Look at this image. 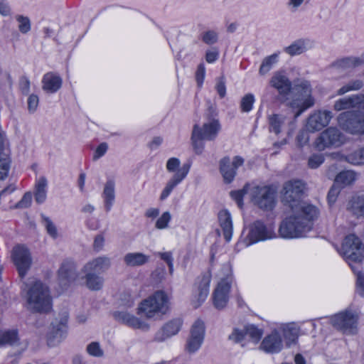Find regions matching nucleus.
<instances>
[{
    "label": "nucleus",
    "mask_w": 364,
    "mask_h": 364,
    "mask_svg": "<svg viewBox=\"0 0 364 364\" xmlns=\"http://www.w3.org/2000/svg\"><path fill=\"white\" fill-rule=\"evenodd\" d=\"M113 317L117 321L133 329H140L144 331L149 329V325L147 323L127 311H115L113 313Z\"/></svg>",
    "instance_id": "f3484780"
},
{
    "label": "nucleus",
    "mask_w": 364,
    "mask_h": 364,
    "mask_svg": "<svg viewBox=\"0 0 364 364\" xmlns=\"http://www.w3.org/2000/svg\"><path fill=\"white\" fill-rule=\"evenodd\" d=\"M202 40L206 44H213L218 41V35L213 31H209L203 34Z\"/></svg>",
    "instance_id": "bf43d9fd"
},
{
    "label": "nucleus",
    "mask_w": 364,
    "mask_h": 364,
    "mask_svg": "<svg viewBox=\"0 0 364 364\" xmlns=\"http://www.w3.org/2000/svg\"><path fill=\"white\" fill-rule=\"evenodd\" d=\"M247 193V190L244 187L241 190L232 191L230 192L231 198L237 203L238 206L241 208L243 205V198Z\"/></svg>",
    "instance_id": "8fccbe9b"
},
{
    "label": "nucleus",
    "mask_w": 364,
    "mask_h": 364,
    "mask_svg": "<svg viewBox=\"0 0 364 364\" xmlns=\"http://www.w3.org/2000/svg\"><path fill=\"white\" fill-rule=\"evenodd\" d=\"M343 141L344 136L341 131L335 127H329L320 134L314 144L318 151H323L329 147H338Z\"/></svg>",
    "instance_id": "4468645a"
},
{
    "label": "nucleus",
    "mask_w": 364,
    "mask_h": 364,
    "mask_svg": "<svg viewBox=\"0 0 364 364\" xmlns=\"http://www.w3.org/2000/svg\"><path fill=\"white\" fill-rule=\"evenodd\" d=\"M274 237V232L271 227L266 226L260 220L254 222L249 226V232L242 242L246 247L259 241L271 239Z\"/></svg>",
    "instance_id": "ddd939ff"
},
{
    "label": "nucleus",
    "mask_w": 364,
    "mask_h": 364,
    "mask_svg": "<svg viewBox=\"0 0 364 364\" xmlns=\"http://www.w3.org/2000/svg\"><path fill=\"white\" fill-rule=\"evenodd\" d=\"M108 149V144L106 142L100 144L96 148L94 155L93 160L96 161L103 156Z\"/></svg>",
    "instance_id": "13d9d810"
},
{
    "label": "nucleus",
    "mask_w": 364,
    "mask_h": 364,
    "mask_svg": "<svg viewBox=\"0 0 364 364\" xmlns=\"http://www.w3.org/2000/svg\"><path fill=\"white\" fill-rule=\"evenodd\" d=\"M28 303L36 312L47 313L52 308L51 296L47 286L36 281L28 291Z\"/></svg>",
    "instance_id": "20e7f679"
},
{
    "label": "nucleus",
    "mask_w": 364,
    "mask_h": 364,
    "mask_svg": "<svg viewBox=\"0 0 364 364\" xmlns=\"http://www.w3.org/2000/svg\"><path fill=\"white\" fill-rule=\"evenodd\" d=\"M292 85H294V88L296 90H307L311 89L310 82L302 78L295 79Z\"/></svg>",
    "instance_id": "4d7b16f0"
},
{
    "label": "nucleus",
    "mask_w": 364,
    "mask_h": 364,
    "mask_svg": "<svg viewBox=\"0 0 364 364\" xmlns=\"http://www.w3.org/2000/svg\"><path fill=\"white\" fill-rule=\"evenodd\" d=\"M346 209L357 218H364V195L354 196L348 200Z\"/></svg>",
    "instance_id": "a878e982"
},
{
    "label": "nucleus",
    "mask_w": 364,
    "mask_h": 364,
    "mask_svg": "<svg viewBox=\"0 0 364 364\" xmlns=\"http://www.w3.org/2000/svg\"><path fill=\"white\" fill-rule=\"evenodd\" d=\"M324 162V156L321 154H313L308 161V166L311 168H317Z\"/></svg>",
    "instance_id": "09e8293b"
},
{
    "label": "nucleus",
    "mask_w": 364,
    "mask_h": 364,
    "mask_svg": "<svg viewBox=\"0 0 364 364\" xmlns=\"http://www.w3.org/2000/svg\"><path fill=\"white\" fill-rule=\"evenodd\" d=\"M270 85L280 91H291L292 82L284 70H278L273 73L270 80Z\"/></svg>",
    "instance_id": "5701e85b"
},
{
    "label": "nucleus",
    "mask_w": 364,
    "mask_h": 364,
    "mask_svg": "<svg viewBox=\"0 0 364 364\" xmlns=\"http://www.w3.org/2000/svg\"><path fill=\"white\" fill-rule=\"evenodd\" d=\"M77 277L75 264L71 260H65L58 270V278L60 283L64 285L68 284L74 282Z\"/></svg>",
    "instance_id": "4be33fe9"
},
{
    "label": "nucleus",
    "mask_w": 364,
    "mask_h": 364,
    "mask_svg": "<svg viewBox=\"0 0 364 364\" xmlns=\"http://www.w3.org/2000/svg\"><path fill=\"white\" fill-rule=\"evenodd\" d=\"M10 159L8 154L0 156V180L5 179L10 169Z\"/></svg>",
    "instance_id": "79ce46f5"
},
{
    "label": "nucleus",
    "mask_w": 364,
    "mask_h": 364,
    "mask_svg": "<svg viewBox=\"0 0 364 364\" xmlns=\"http://www.w3.org/2000/svg\"><path fill=\"white\" fill-rule=\"evenodd\" d=\"M305 50V41L303 39L297 40L284 48V51L290 55H299L304 52Z\"/></svg>",
    "instance_id": "a19ab883"
},
{
    "label": "nucleus",
    "mask_w": 364,
    "mask_h": 364,
    "mask_svg": "<svg viewBox=\"0 0 364 364\" xmlns=\"http://www.w3.org/2000/svg\"><path fill=\"white\" fill-rule=\"evenodd\" d=\"M169 309V300L163 291H157L151 296L141 301L137 314L147 318H156L166 314Z\"/></svg>",
    "instance_id": "7ed1b4c3"
},
{
    "label": "nucleus",
    "mask_w": 364,
    "mask_h": 364,
    "mask_svg": "<svg viewBox=\"0 0 364 364\" xmlns=\"http://www.w3.org/2000/svg\"><path fill=\"white\" fill-rule=\"evenodd\" d=\"M166 274L165 267H163L161 268L156 269L153 273L152 276L154 279H156L159 281L162 280L164 278Z\"/></svg>",
    "instance_id": "338daca9"
},
{
    "label": "nucleus",
    "mask_w": 364,
    "mask_h": 364,
    "mask_svg": "<svg viewBox=\"0 0 364 364\" xmlns=\"http://www.w3.org/2000/svg\"><path fill=\"white\" fill-rule=\"evenodd\" d=\"M68 313L63 311L52 323L47 335V342L49 346H55L65 337L68 330Z\"/></svg>",
    "instance_id": "9b49d317"
},
{
    "label": "nucleus",
    "mask_w": 364,
    "mask_h": 364,
    "mask_svg": "<svg viewBox=\"0 0 364 364\" xmlns=\"http://www.w3.org/2000/svg\"><path fill=\"white\" fill-rule=\"evenodd\" d=\"M105 239L104 237L102 235H97L95 237L94 242H93V247L95 250L99 251L102 250L103 245H104Z\"/></svg>",
    "instance_id": "69168bd1"
},
{
    "label": "nucleus",
    "mask_w": 364,
    "mask_h": 364,
    "mask_svg": "<svg viewBox=\"0 0 364 364\" xmlns=\"http://www.w3.org/2000/svg\"><path fill=\"white\" fill-rule=\"evenodd\" d=\"M42 82L44 90L57 91L61 87L62 79L56 74L48 73L43 76Z\"/></svg>",
    "instance_id": "7c9ffc66"
},
{
    "label": "nucleus",
    "mask_w": 364,
    "mask_h": 364,
    "mask_svg": "<svg viewBox=\"0 0 364 364\" xmlns=\"http://www.w3.org/2000/svg\"><path fill=\"white\" fill-rule=\"evenodd\" d=\"M85 274V285L90 290H100L104 283V279L100 274L91 272H82Z\"/></svg>",
    "instance_id": "2f4dec72"
},
{
    "label": "nucleus",
    "mask_w": 364,
    "mask_h": 364,
    "mask_svg": "<svg viewBox=\"0 0 364 364\" xmlns=\"http://www.w3.org/2000/svg\"><path fill=\"white\" fill-rule=\"evenodd\" d=\"M42 218L48 233L53 238L56 237L58 232L55 225L53 223V222L50 220L49 218L46 217L44 215H42Z\"/></svg>",
    "instance_id": "864d4df0"
},
{
    "label": "nucleus",
    "mask_w": 364,
    "mask_h": 364,
    "mask_svg": "<svg viewBox=\"0 0 364 364\" xmlns=\"http://www.w3.org/2000/svg\"><path fill=\"white\" fill-rule=\"evenodd\" d=\"M32 201V194L30 192L26 193L22 198L15 205L16 208H27Z\"/></svg>",
    "instance_id": "5fc2aeb1"
},
{
    "label": "nucleus",
    "mask_w": 364,
    "mask_h": 364,
    "mask_svg": "<svg viewBox=\"0 0 364 364\" xmlns=\"http://www.w3.org/2000/svg\"><path fill=\"white\" fill-rule=\"evenodd\" d=\"M221 272L223 277L213 294V305L217 309H223L226 306L233 280L232 267L229 263H225L222 266Z\"/></svg>",
    "instance_id": "0eeeda50"
},
{
    "label": "nucleus",
    "mask_w": 364,
    "mask_h": 364,
    "mask_svg": "<svg viewBox=\"0 0 364 364\" xmlns=\"http://www.w3.org/2000/svg\"><path fill=\"white\" fill-rule=\"evenodd\" d=\"M358 314L351 310H345L328 317V322L336 331L346 336H355L358 333Z\"/></svg>",
    "instance_id": "39448f33"
},
{
    "label": "nucleus",
    "mask_w": 364,
    "mask_h": 364,
    "mask_svg": "<svg viewBox=\"0 0 364 364\" xmlns=\"http://www.w3.org/2000/svg\"><path fill=\"white\" fill-rule=\"evenodd\" d=\"M283 342L278 331H273L262 340L260 348L267 353H277L282 350Z\"/></svg>",
    "instance_id": "6ab92c4d"
},
{
    "label": "nucleus",
    "mask_w": 364,
    "mask_h": 364,
    "mask_svg": "<svg viewBox=\"0 0 364 364\" xmlns=\"http://www.w3.org/2000/svg\"><path fill=\"white\" fill-rule=\"evenodd\" d=\"M283 336L287 347L295 344L299 337V328L294 323L283 325L282 327Z\"/></svg>",
    "instance_id": "bb28decb"
},
{
    "label": "nucleus",
    "mask_w": 364,
    "mask_h": 364,
    "mask_svg": "<svg viewBox=\"0 0 364 364\" xmlns=\"http://www.w3.org/2000/svg\"><path fill=\"white\" fill-rule=\"evenodd\" d=\"M220 171L227 183H231L236 174V171L232 167L230 159L225 156L220 161Z\"/></svg>",
    "instance_id": "c756f323"
},
{
    "label": "nucleus",
    "mask_w": 364,
    "mask_h": 364,
    "mask_svg": "<svg viewBox=\"0 0 364 364\" xmlns=\"http://www.w3.org/2000/svg\"><path fill=\"white\" fill-rule=\"evenodd\" d=\"M39 97L37 95L31 94L27 100L28 110L30 113H34L38 108Z\"/></svg>",
    "instance_id": "3c124183"
},
{
    "label": "nucleus",
    "mask_w": 364,
    "mask_h": 364,
    "mask_svg": "<svg viewBox=\"0 0 364 364\" xmlns=\"http://www.w3.org/2000/svg\"><path fill=\"white\" fill-rule=\"evenodd\" d=\"M363 82L360 80H352L347 85L343 86L338 91L358 90L363 87Z\"/></svg>",
    "instance_id": "6e6d98bb"
},
{
    "label": "nucleus",
    "mask_w": 364,
    "mask_h": 364,
    "mask_svg": "<svg viewBox=\"0 0 364 364\" xmlns=\"http://www.w3.org/2000/svg\"><path fill=\"white\" fill-rule=\"evenodd\" d=\"M150 257L141 252H130L125 255L124 262L129 267H139L149 262Z\"/></svg>",
    "instance_id": "cd10ccee"
},
{
    "label": "nucleus",
    "mask_w": 364,
    "mask_h": 364,
    "mask_svg": "<svg viewBox=\"0 0 364 364\" xmlns=\"http://www.w3.org/2000/svg\"><path fill=\"white\" fill-rule=\"evenodd\" d=\"M332 117L333 114L330 111L315 112L308 119L307 128L312 132L319 131L328 124Z\"/></svg>",
    "instance_id": "a211bd4d"
},
{
    "label": "nucleus",
    "mask_w": 364,
    "mask_h": 364,
    "mask_svg": "<svg viewBox=\"0 0 364 364\" xmlns=\"http://www.w3.org/2000/svg\"><path fill=\"white\" fill-rule=\"evenodd\" d=\"M115 183L113 180H108L105 184L104 190L102 192V198L105 201V208L107 212H109L115 198L114 193Z\"/></svg>",
    "instance_id": "c85d7f7f"
},
{
    "label": "nucleus",
    "mask_w": 364,
    "mask_h": 364,
    "mask_svg": "<svg viewBox=\"0 0 364 364\" xmlns=\"http://www.w3.org/2000/svg\"><path fill=\"white\" fill-rule=\"evenodd\" d=\"M87 353L95 357H101L103 355V350L100 348L97 342H92L87 347Z\"/></svg>",
    "instance_id": "603ef678"
},
{
    "label": "nucleus",
    "mask_w": 364,
    "mask_h": 364,
    "mask_svg": "<svg viewBox=\"0 0 364 364\" xmlns=\"http://www.w3.org/2000/svg\"><path fill=\"white\" fill-rule=\"evenodd\" d=\"M47 179L42 176L36 184L35 200L37 203H43L46 199Z\"/></svg>",
    "instance_id": "f704fd0d"
},
{
    "label": "nucleus",
    "mask_w": 364,
    "mask_h": 364,
    "mask_svg": "<svg viewBox=\"0 0 364 364\" xmlns=\"http://www.w3.org/2000/svg\"><path fill=\"white\" fill-rule=\"evenodd\" d=\"M333 107L336 111L351 108L364 111V95H353L348 97L341 98L336 101Z\"/></svg>",
    "instance_id": "aec40b11"
},
{
    "label": "nucleus",
    "mask_w": 364,
    "mask_h": 364,
    "mask_svg": "<svg viewBox=\"0 0 364 364\" xmlns=\"http://www.w3.org/2000/svg\"><path fill=\"white\" fill-rule=\"evenodd\" d=\"M255 102V97L253 95L248 93L245 95L241 100L240 102V108L242 112H250Z\"/></svg>",
    "instance_id": "c03bdc74"
},
{
    "label": "nucleus",
    "mask_w": 364,
    "mask_h": 364,
    "mask_svg": "<svg viewBox=\"0 0 364 364\" xmlns=\"http://www.w3.org/2000/svg\"><path fill=\"white\" fill-rule=\"evenodd\" d=\"M277 190L272 186L255 187L252 193V201L259 208L272 210L276 203Z\"/></svg>",
    "instance_id": "f8f14e48"
},
{
    "label": "nucleus",
    "mask_w": 364,
    "mask_h": 364,
    "mask_svg": "<svg viewBox=\"0 0 364 364\" xmlns=\"http://www.w3.org/2000/svg\"><path fill=\"white\" fill-rule=\"evenodd\" d=\"M11 257L19 277L21 279L23 278L32 264V258L29 250L24 245H16L12 250Z\"/></svg>",
    "instance_id": "2eb2a0df"
},
{
    "label": "nucleus",
    "mask_w": 364,
    "mask_h": 364,
    "mask_svg": "<svg viewBox=\"0 0 364 364\" xmlns=\"http://www.w3.org/2000/svg\"><path fill=\"white\" fill-rule=\"evenodd\" d=\"M262 333V330L258 328L255 325H247L245 327V334L248 335L255 341H258L261 338Z\"/></svg>",
    "instance_id": "37998d69"
},
{
    "label": "nucleus",
    "mask_w": 364,
    "mask_h": 364,
    "mask_svg": "<svg viewBox=\"0 0 364 364\" xmlns=\"http://www.w3.org/2000/svg\"><path fill=\"white\" fill-rule=\"evenodd\" d=\"M155 255L159 256L162 260H164L168 267L170 274H173V257L171 252H156Z\"/></svg>",
    "instance_id": "a18cd8bd"
},
{
    "label": "nucleus",
    "mask_w": 364,
    "mask_h": 364,
    "mask_svg": "<svg viewBox=\"0 0 364 364\" xmlns=\"http://www.w3.org/2000/svg\"><path fill=\"white\" fill-rule=\"evenodd\" d=\"M221 129L219 121L216 119H208L202 126L193 125L191 133V144L195 153L200 155L205 148L204 141H213L218 136Z\"/></svg>",
    "instance_id": "f03ea898"
},
{
    "label": "nucleus",
    "mask_w": 364,
    "mask_h": 364,
    "mask_svg": "<svg viewBox=\"0 0 364 364\" xmlns=\"http://www.w3.org/2000/svg\"><path fill=\"white\" fill-rule=\"evenodd\" d=\"M18 341L16 330H7L0 331V346L14 345Z\"/></svg>",
    "instance_id": "e433bc0d"
},
{
    "label": "nucleus",
    "mask_w": 364,
    "mask_h": 364,
    "mask_svg": "<svg viewBox=\"0 0 364 364\" xmlns=\"http://www.w3.org/2000/svg\"><path fill=\"white\" fill-rule=\"evenodd\" d=\"M171 215L169 212H164L161 217L156 220L155 227L157 229H164L166 228L168 225L169 222L171 221Z\"/></svg>",
    "instance_id": "de8ad7c7"
},
{
    "label": "nucleus",
    "mask_w": 364,
    "mask_h": 364,
    "mask_svg": "<svg viewBox=\"0 0 364 364\" xmlns=\"http://www.w3.org/2000/svg\"><path fill=\"white\" fill-rule=\"evenodd\" d=\"M278 54L274 53L264 58L260 65L259 73L261 75L267 73L272 68L273 65L277 62Z\"/></svg>",
    "instance_id": "ea45409f"
},
{
    "label": "nucleus",
    "mask_w": 364,
    "mask_h": 364,
    "mask_svg": "<svg viewBox=\"0 0 364 364\" xmlns=\"http://www.w3.org/2000/svg\"><path fill=\"white\" fill-rule=\"evenodd\" d=\"M355 180V173L352 171L340 172L335 178L334 183L341 187L350 185Z\"/></svg>",
    "instance_id": "72a5a7b5"
},
{
    "label": "nucleus",
    "mask_w": 364,
    "mask_h": 364,
    "mask_svg": "<svg viewBox=\"0 0 364 364\" xmlns=\"http://www.w3.org/2000/svg\"><path fill=\"white\" fill-rule=\"evenodd\" d=\"M181 161L178 158H170L166 162V169L170 173H174L172 177L168 181L165 187L161 191L159 199H166L172 191L188 175L191 165L184 164L180 167Z\"/></svg>",
    "instance_id": "423d86ee"
},
{
    "label": "nucleus",
    "mask_w": 364,
    "mask_h": 364,
    "mask_svg": "<svg viewBox=\"0 0 364 364\" xmlns=\"http://www.w3.org/2000/svg\"><path fill=\"white\" fill-rule=\"evenodd\" d=\"M218 222L226 242H230L232 235V221L230 212L222 210L218 215Z\"/></svg>",
    "instance_id": "393cba45"
},
{
    "label": "nucleus",
    "mask_w": 364,
    "mask_h": 364,
    "mask_svg": "<svg viewBox=\"0 0 364 364\" xmlns=\"http://www.w3.org/2000/svg\"><path fill=\"white\" fill-rule=\"evenodd\" d=\"M285 118L279 114H272L269 117V131L278 134L284 123Z\"/></svg>",
    "instance_id": "58836bf2"
},
{
    "label": "nucleus",
    "mask_w": 364,
    "mask_h": 364,
    "mask_svg": "<svg viewBox=\"0 0 364 364\" xmlns=\"http://www.w3.org/2000/svg\"><path fill=\"white\" fill-rule=\"evenodd\" d=\"M339 188L337 187V186L334 183L333 186L329 190L328 195H327V199L329 204H332L335 203L336 198L338 195L339 194Z\"/></svg>",
    "instance_id": "680f3d73"
},
{
    "label": "nucleus",
    "mask_w": 364,
    "mask_h": 364,
    "mask_svg": "<svg viewBox=\"0 0 364 364\" xmlns=\"http://www.w3.org/2000/svg\"><path fill=\"white\" fill-rule=\"evenodd\" d=\"M205 324L203 321L198 319L195 321L191 329V336L186 342V348L189 353L197 351L204 339Z\"/></svg>",
    "instance_id": "dca6fc26"
},
{
    "label": "nucleus",
    "mask_w": 364,
    "mask_h": 364,
    "mask_svg": "<svg viewBox=\"0 0 364 364\" xmlns=\"http://www.w3.org/2000/svg\"><path fill=\"white\" fill-rule=\"evenodd\" d=\"M111 265L110 259L107 257H98L85 264L82 272H91L96 274H101L107 270Z\"/></svg>",
    "instance_id": "b1692460"
},
{
    "label": "nucleus",
    "mask_w": 364,
    "mask_h": 364,
    "mask_svg": "<svg viewBox=\"0 0 364 364\" xmlns=\"http://www.w3.org/2000/svg\"><path fill=\"white\" fill-rule=\"evenodd\" d=\"M245 336V331L239 330L238 328H235L229 336V340L234 343H240L244 339Z\"/></svg>",
    "instance_id": "052dcab7"
},
{
    "label": "nucleus",
    "mask_w": 364,
    "mask_h": 364,
    "mask_svg": "<svg viewBox=\"0 0 364 364\" xmlns=\"http://www.w3.org/2000/svg\"><path fill=\"white\" fill-rule=\"evenodd\" d=\"M339 252L349 263L352 269L355 272V267L350 262L362 261L364 258V245L358 237L350 234L344 238Z\"/></svg>",
    "instance_id": "6e6552de"
},
{
    "label": "nucleus",
    "mask_w": 364,
    "mask_h": 364,
    "mask_svg": "<svg viewBox=\"0 0 364 364\" xmlns=\"http://www.w3.org/2000/svg\"><path fill=\"white\" fill-rule=\"evenodd\" d=\"M346 161L353 165L364 164V146L348 154Z\"/></svg>",
    "instance_id": "4c0bfd02"
},
{
    "label": "nucleus",
    "mask_w": 364,
    "mask_h": 364,
    "mask_svg": "<svg viewBox=\"0 0 364 364\" xmlns=\"http://www.w3.org/2000/svg\"><path fill=\"white\" fill-rule=\"evenodd\" d=\"M340 127L351 134L364 135V112L347 111L338 117Z\"/></svg>",
    "instance_id": "1a4fd4ad"
},
{
    "label": "nucleus",
    "mask_w": 364,
    "mask_h": 364,
    "mask_svg": "<svg viewBox=\"0 0 364 364\" xmlns=\"http://www.w3.org/2000/svg\"><path fill=\"white\" fill-rule=\"evenodd\" d=\"M204 76H205L204 65L200 64L198 66L196 73V81H197L198 86H200L202 85V83L203 82Z\"/></svg>",
    "instance_id": "0e129e2a"
},
{
    "label": "nucleus",
    "mask_w": 364,
    "mask_h": 364,
    "mask_svg": "<svg viewBox=\"0 0 364 364\" xmlns=\"http://www.w3.org/2000/svg\"><path fill=\"white\" fill-rule=\"evenodd\" d=\"M305 184L300 180L286 182L282 191V200L293 213L280 224L279 232L283 238L304 237L313 227V222L318 215L316 206L301 203Z\"/></svg>",
    "instance_id": "f257e3e1"
},
{
    "label": "nucleus",
    "mask_w": 364,
    "mask_h": 364,
    "mask_svg": "<svg viewBox=\"0 0 364 364\" xmlns=\"http://www.w3.org/2000/svg\"><path fill=\"white\" fill-rule=\"evenodd\" d=\"M16 19L18 22V29L22 33H26L30 31L31 22L28 17L17 15Z\"/></svg>",
    "instance_id": "49530a36"
},
{
    "label": "nucleus",
    "mask_w": 364,
    "mask_h": 364,
    "mask_svg": "<svg viewBox=\"0 0 364 364\" xmlns=\"http://www.w3.org/2000/svg\"><path fill=\"white\" fill-rule=\"evenodd\" d=\"M277 99L287 106L298 109L296 117L314 105V99L306 92H279Z\"/></svg>",
    "instance_id": "9d476101"
},
{
    "label": "nucleus",
    "mask_w": 364,
    "mask_h": 364,
    "mask_svg": "<svg viewBox=\"0 0 364 364\" xmlns=\"http://www.w3.org/2000/svg\"><path fill=\"white\" fill-rule=\"evenodd\" d=\"M210 280L211 273L210 271L208 270L206 273L202 275V278L198 287V299L201 301H204L208 295Z\"/></svg>",
    "instance_id": "c9c22d12"
},
{
    "label": "nucleus",
    "mask_w": 364,
    "mask_h": 364,
    "mask_svg": "<svg viewBox=\"0 0 364 364\" xmlns=\"http://www.w3.org/2000/svg\"><path fill=\"white\" fill-rule=\"evenodd\" d=\"M182 323L183 321L180 318H175L168 321L156 333L154 340L162 342L177 334L181 328Z\"/></svg>",
    "instance_id": "412c9836"
},
{
    "label": "nucleus",
    "mask_w": 364,
    "mask_h": 364,
    "mask_svg": "<svg viewBox=\"0 0 364 364\" xmlns=\"http://www.w3.org/2000/svg\"><path fill=\"white\" fill-rule=\"evenodd\" d=\"M364 61L355 57H348L336 60L332 66L341 70H346L360 65Z\"/></svg>",
    "instance_id": "473e14b6"
},
{
    "label": "nucleus",
    "mask_w": 364,
    "mask_h": 364,
    "mask_svg": "<svg viewBox=\"0 0 364 364\" xmlns=\"http://www.w3.org/2000/svg\"><path fill=\"white\" fill-rule=\"evenodd\" d=\"M218 57V52L215 50L208 51L205 55V60L208 63H213Z\"/></svg>",
    "instance_id": "774afa93"
},
{
    "label": "nucleus",
    "mask_w": 364,
    "mask_h": 364,
    "mask_svg": "<svg viewBox=\"0 0 364 364\" xmlns=\"http://www.w3.org/2000/svg\"><path fill=\"white\" fill-rule=\"evenodd\" d=\"M356 288L358 293L361 296H364V274L360 272L358 273Z\"/></svg>",
    "instance_id": "e2e57ef3"
}]
</instances>
